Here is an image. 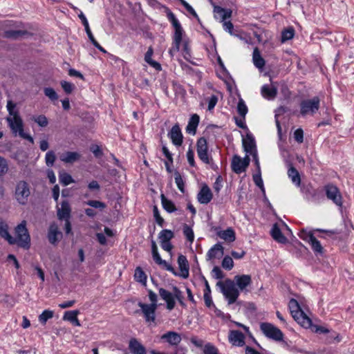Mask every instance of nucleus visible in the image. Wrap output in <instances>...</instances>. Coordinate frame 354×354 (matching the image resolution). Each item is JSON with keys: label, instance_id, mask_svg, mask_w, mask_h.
<instances>
[{"label": "nucleus", "instance_id": "1", "mask_svg": "<svg viewBox=\"0 0 354 354\" xmlns=\"http://www.w3.org/2000/svg\"><path fill=\"white\" fill-rule=\"evenodd\" d=\"M167 17L174 28V33L172 37V45L169 50V54L173 57L174 54L178 52L180 50V46L183 41V35L184 30L180 23L171 11L167 12Z\"/></svg>", "mask_w": 354, "mask_h": 354}, {"label": "nucleus", "instance_id": "2", "mask_svg": "<svg viewBox=\"0 0 354 354\" xmlns=\"http://www.w3.org/2000/svg\"><path fill=\"white\" fill-rule=\"evenodd\" d=\"M288 308L292 318L302 327L309 328L313 326L311 319L301 310L298 301L291 299L288 303Z\"/></svg>", "mask_w": 354, "mask_h": 354}, {"label": "nucleus", "instance_id": "3", "mask_svg": "<svg viewBox=\"0 0 354 354\" xmlns=\"http://www.w3.org/2000/svg\"><path fill=\"white\" fill-rule=\"evenodd\" d=\"M320 108V99L315 96L310 99L302 100L299 103V116L305 118L307 115L313 116Z\"/></svg>", "mask_w": 354, "mask_h": 354}, {"label": "nucleus", "instance_id": "4", "mask_svg": "<svg viewBox=\"0 0 354 354\" xmlns=\"http://www.w3.org/2000/svg\"><path fill=\"white\" fill-rule=\"evenodd\" d=\"M216 285L221 288V292L229 305L236 302L239 296V291L236 288L234 281L227 279L225 282L218 281Z\"/></svg>", "mask_w": 354, "mask_h": 354}, {"label": "nucleus", "instance_id": "5", "mask_svg": "<svg viewBox=\"0 0 354 354\" xmlns=\"http://www.w3.org/2000/svg\"><path fill=\"white\" fill-rule=\"evenodd\" d=\"M6 120L13 134L16 136L18 133L21 138L34 143L33 138L24 132L23 120L19 114H15V117H8Z\"/></svg>", "mask_w": 354, "mask_h": 354}, {"label": "nucleus", "instance_id": "6", "mask_svg": "<svg viewBox=\"0 0 354 354\" xmlns=\"http://www.w3.org/2000/svg\"><path fill=\"white\" fill-rule=\"evenodd\" d=\"M15 234L16 237L14 238L15 244L21 248L28 249L30 246V237L26 228V221H23L15 227Z\"/></svg>", "mask_w": 354, "mask_h": 354}, {"label": "nucleus", "instance_id": "7", "mask_svg": "<svg viewBox=\"0 0 354 354\" xmlns=\"http://www.w3.org/2000/svg\"><path fill=\"white\" fill-rule=\"evenodd\" d=\"M30 195L29 184L25 180H19L17 183L15 190V198L20 205H26Z\"/></svg>", "mask_w": 354, "mask_h": 354}, {"label": "nucleus", "instance_id": "8", "mask_svg": "<svg viewBox=\"0 0 354 354\" xmlns=\"http://www.w3.org/2000/svg\"><path fill=\"white\" fill-rule=\"evenodd\" d=\"M260 329L263 335L268 339L275 342H281L283 340V333L272 324L262 322L260 324Z\"/></svg>", "mask_w": 354, "mask_h": 354}, {"label": "nucleus", "instance_id": "9", "mask_svg": "<svg viewBox=\"0 0 354 354\" xmlns=\"http://www.w3.org/2000/svg\"><path fill=\"white\" fill-rule=\"evenodd\" d=\"M324 189L328 200H330L337 207L342 208L343 206V198L338 187L331 183L324 186Z\"/></svg>", "mask_w": 354, "mask_h": 354}, {"label": "nucleus", "instance_id": "10", "mask_svg": "<svg viewBox=\"0 0 354 354\" xmlns=\"http://www.w3.org/2000/svg\"><path fill=\"white\" fill-rule=\"evenodd\" d=\"M196 151L199 159L205 164H209L212 158L208 153L207 140L204 137L198 139L196 142Z\"/></svg>", "mask_w": 354, "mask_h": 354}, {"label": "nucleus", "instance_id": "11", "mask_svg": "<svg viewBox=\"0 0 354 354\" xmlns=\"http://www.w3.org/2000/svg\"><path fill=\"white\" fill-rule=\"evenodd\" d=\"M250 160L248 155H246L243 158H241L238 155H234L231 164L232 171L237 174H241L248 167Z\"/></svg>", "mask_w": 354, "mask_h": 354}, {"label": "nucleus", "instance_id": "12", "mask_svg": "<svg viewBox=\"0 0 354 354\" xmlns=\"http://www.w3.org/2000/svg\"><path fill=\"white\" fill-rule=\"evenodd\" d=\"M138 306L141 308L142 313L147 323H154L156 320V306L154 304H148L139 301Z\"/></svg>", "mask_w": 354, "mask_h": 354}, {"label": "nucleus", "instance_id": "13", "mask_svg": "<svg viewBox=\"0 0 354 354\" xmlns=\"http://www.w3.org/2000/svg\"><path fill=\"white\" fill-rule=\"evenodd\" d=\"M228 340L232 346L236 347H242L245 344V335L238 330H230Z\"/></svg>", "mask_w": 354, "mask_h": 354}, {"label": "nucleus", "instance_id": "14", "mask_svg": "<svg viewBox=\"0 0 354 354\" xmlns=\"http://www.w3.org/2000/svg\"><path fill=\"white\" fill-rule=\"evenodd\" d=\"M160 339L171 346L175 347L176 349L179 347L178 344L182 340L180 334L175 331H167L160 337Z\"/></svg>", "mask_w": 354, "mask_h": 354}, {"label": "nucleus", "instance_id": "15", "mask_svg": "<svg viewBox=\"0 0 354 354\" xmlns=\"http://www.w3.org/2000/svg\"><path fill=\"white\" fill-rule=\"evenodd\" d=\"M168 137L171 142L176 147L181 146L183 142V136L178 124H174L168 133Z\"/></svg>", "mask_w": 354, "mask_h": 354}, {"label": "nucleus", "instance_id": "16", "mask_svg": "<svg viewBox=\"0 0 354 354\" xmlns=\"http://www.w3.org/2000/svg\"><path fill=\"white\" fill-rule=\"evenodd\" d=\"M57 216L59 220L63 221L71 218V207L67 200L62 201L60 206H56Z\"/></svg>", "mask_w": 354, "mask_h": 354}, {"label": "nucleus", "instance_id": "17", "mask_svg": "<svg viewBox=\"0 0 354 354\" xmlns=\"http://www.w3.org/2000/svg\"><path fill=\"white\" fill-rule=\"evenodd\" d=\"M178 264L180 272H176V274L174 275L180 277L183 279H187L189 274V266L187 257L185 255L180 254L178 257Z\"/></svg>", "mask_w": 354, "mask_h": 354}, {"label": "nucleus", "instance_id": "18", "mask_svg": "<svg viewBox=\"0 0 354 354\" xmlns=\"http://www.w3.org/2000/svg\"><path fill=\"white\" fill-rule=\"evenodd\" d=\"M158 292L160 297L165 301L167 309L169 310H173L176 305L174 293H171L163 288H160Z\"/></svg>", "mask_w": 354, "mask_h": 354}, {"label": "nucleus", "instance_id": "19", "mask_svg": "<svg viewBox=\"0 0 354 354\" xmlns=\"http://www.w3.org/2000/svg\"><path fill=\"white\" fill-rule=\"evenodd\" d=\"M213 195L210 188L206 185H203L197 194L198 201L201 204L207 205L212 199Z\"/></svg>", "mask_w": 354, "mask_h": 354}, {"label": "nucleus", "instance_id": "20", "mask_svg": "<svg viewBox=\"0 0 354 354\" xmlns=\"http://www.w3.org/2000/svg\"><path fill=\"white\" fill-rule=\"evenodd\" d=\"M47 236L49 242L53 245H56L62 239V234L59 230L58 226L55 223L50 225Z\"/></svg>", "mask_w": 354, "mask_h": 354}, {"label": "nucleus", "instance_id": "21", "mask_svg": "<svg viewBox=\"0 0 354 354\" xmlns=\"http://www.w3.org/2000/svg\"><path fill=\"white\" fill-rule=\"evenodd\" d=\"M129 349L131 354H147L145 346L135 337L129 339Z\"/></svg>", "mask_w": 354, "mask_h": 354}, {"label": "nucleus", "instance_id": "22", "mask_svg": "<svg viewBox=\"0 0 354 354\" xmlns=\"http://www.w3.org/2000/svg\"><path fill=\"white\" fill-rule=\"evenodd\" d=\"M243 147L247 155L257 151L255 139L250 132L247 133L245 138H243Z\"/></svg>", "mask_w": 354, "mask_h": 354}, {"label": "nucleus", "instance_id": "23", "mask_svg": "<svg viewBox=\"0 0 354 354\" xmlns=\"http://www.w3.org/2000/svg\"><path fill=\"white\" fill-rule=\"evenodd\" d=\"M261 93L266 100H272L277 96V89L275 86L272 85L264 84L261 86Z\"/></svg>", "mask_w": 354, "mask_h": 354}, {"label": "nucleus", "instance_id": "24", "mask_svg": "<svg viewBox=\"0 0 354 354\" xmlns=\"http://www.w3.org/2000/svg\"><path fill=\"white\" fill-rule=\"evenodd\" d=\"M152 257L156 263L159 266H162L166 270L171 272L173 274H176V271L173 266L169 264L165 260L162 259L158 252H152Z\"/></svg>", "mask_w": 354, "mask_h": 354}, {"label": "nucleus", "instance_id": "25", "mask_svg": "<svg viewBox=\"0 0 354 354\" xmlns=\"http://www.w3.org/2000/svg\"><path fill=\"white\" fill-rule=\"evenodd\" d=\"M0 236L5 239L10 245L15 244V240L8 232V226L0 218Z\"/></svg>", "mask_w": 354, "mask_h": 354}, {"label": "nucleus", "instance_id": "26", "mask_svg": "<svg viewBox=\"0 0 354 354\" xmlns=\"http://www.w3.org/2000/svg\"><path fill=\"white\" fill-rule=\"evenodd\" d=\"M200 118L197 114H193L189 120L186 127V132L189 134L195 135L198 126Z\"/></svg>", "mask_w": 354, "mask_h": 354}, {"label": "nucleus", "instance_id": "27", "mask_svg": "<svg viewBox=\"0 0 354 354\" xmlns=\"http://www.w3.org/2000/svg\"><path fill=\"white\" fill-rule=\"evenodd\" d=\"M234 280L236 281V285L241 290H243L252 283L251 277L248 274L236 275L234 277Z\"/></svg>", "mask_w": 354, "mask_h": 354}, {"label": "nucleus", "instance_id": "28", "mask_svg": "<svg viewBox=\"0 0 354 354\" xmlns=\"http://www.w3.org/2000/svg\"><path fill=\"white\" fill-rule=\"evenodd\" d=\"M153 54V49L152 46L148 48L147 51L145 55V61L151 67L155 68L156 71H160L162 70V66L160 63L152 59V55Z\"/></svg>", "mask_w": 354, "mask_h": 354}, {"label": "nucleus", "instance_id": "29", "mask_svg": "<svg viewBox=\"0 0 354 354\" xmlns=\"http://www.w3.org/2000/svg\"><path fill=\"white\" fill-rule=\"evenodd\" d=\"M218 236L227 242H234L236 239L235 232L232 227L225 230H219L216 232Z\"/></svg>", "mask_w": 354, "mask_h": 354}, {"label": "nucleus", "instance_id": "30", "mask_svg": "<svg viewBox=\"0 0 354 354\" xmlns=\"http://www.w3.org/2000/svg\"><path fill=\"white\" fill-rule=\"evenodd\" d=\"M160 200L162 208L168 213H174L176 212H180V210L176 207L174 203L168 199L164 194H161Z\"/></svg>", "mask_w": 354, "mask_h": 354}, {"label": "nucleus", "instance_id": "31", "mask_svg": "<svg viewBox=\"0 0 354 354\" xmlns=\"http://www.w3.org/2000/svg\"><path fill=\"white\" fill-rule=\"evenodd\" d=\"M80 313L78 310L66 311L63 316V319L70 322L73 326H80V322L77 319V315Z\"/></svg>", "mask_w": 354, "mask_h": 354}, {"label": "nucleus", "instance_id": "32", "mask_svg": "<svg viewBox=\"0 0 354 354\" xmlns=\"http://www.w3.org/2000/svg\"><path fill=\"white\" fill-rule=\"evenodd\" d=\"M288 176L290 178L292 183L297 187H299L301 185V177L299 171L292 165L289 164V168L288 170Z\"/></svg>", "mask_w": 354, "mask_h": 354}, {"label": "nucleus", "instance_id": "33", "mask_svg": "<svg viewBox=\"0 0 354 354\" xmlns=\"http://www.w3.org/2000/svg\"><path fill=\"white\" fill-rule=\"evenodd\" d=\"M306 194L308 200L314 203H319L324 198L322 192L318 189H308Z\"/></svg>", "mask_w": 354, "mask_h": 354}, {"label": "nucleus", "instance_id": "34", "mask_svg": "<svg viewBox=\"0 0 354 354\" xmlns=\"http://www.w3.org/2000/svg\"><path fill=\"white\" fill-rule=\"evenodd\" d=\"M80 158V154L75 151H66L60 156V160L65 163H73Z\"/></svg>", "mask_w": 354, "mask_h": 354}, {"label": "nucleus", "instance_id": "35", "mask_svg": "<svg viewBox=\"0 0 354 354\" xmlns=\"http://www.w3.org/2000/svg\"><path fill=\"white\" fill-rule=\"evenodd\" d=\"M272 238L279 243H285L287 241V238L282 234L280 228L277 224H274L270 232Z\"/></svg>", "mask_w": 354, "mask_h": 354}, {"label": "nucleus", "instance_id": "36", "mask_svg": "<svg viewBox=\"0 0 354 354\" xmlns=\"http://www.w3.org/2000/svg\"><path fill=\"white\" fill-rule=\"evenodd\" d=\"M252 60L254 65L259 69L262 70L265 66V60L261 57L258 48H254L252 53Z\"/></svg>", "mask_w": 354, "mask_h": 354}, {"label": "nucleus", "instance_id": "37", "mask_svg": "<svg viewBox=\"0 0 354 354\" xmlns=\"http://www.w3.org/2000/svg\"><path fill=\"white\" fill-rule=\"evenodd\" d=\"M310 242L309 244L315 253V256H323L324 255V248L321 243L315 238V236H310Z\"/></svg>", "mask_w": 354, "mask_h": 354}, {"label": "nucleus", "instance_id": "38", "mask_svg": "<svg viewBox=\"0 0 354 354\" xmlns=\"http://www.w3.org/2000/svg\"><path fill=\"white\" fill-rule=\"evenodd\" d=\"M217 252H220L221 255L223 254V247L219 243L214 245L207 252V260H212L216 258Z\"/></svg>", "mask_w": 354, "mask_h": 354}, {"label": "nucleus", "instance_id": "39", "mask_svg": "<svg viewBox=\"0 0 354 354\" xmlns=\"http://www.w3.org/2000/svg\"><path fill=\"white\" fill-rule=\"evenodd\" d=\"M27 35H28V32L26 30H6L3 33L4 37L13 39H17Z\"/></svg>", "mask_w": 354, "mask_h": 354}, {"label": "nucleus", "instance_id": "40", "mask_svg": "<svg viewBox=\"0 0 354 354\" xmlns=\"http://www.w3.org/2000/svg\"><path fill=\"white\" fill-rule=\"evenodd\" d=\"M134 279L137 282H139L144 286L147 284V277L140 267H137L136 268Z\"/></svg>", "mask_w": 354, "mask_h": 354}, {"label": "nucleus", "instance_id": "41", "mask_svg": "<svg viewBox=\"0 0 354 354\" xmlns=\"http://www.w3.org/2000/svg\"><path fill=\"white\" fill-rule=\"evenodd\" d=\"M174 237V232L168 229L162 230L158 234V239L160 242L171 241Z\"/></svg>", "mask_w": 354, "mask_h": 354}, {"label": "nucleus", "instance_id": "42", "mask_svg": "<svg viewBox=\"0 0 354 354\" xmlns=\"http://www.w3.org/2000/svg\"><path fill=\"white\" fill-rule=\"evenodd\" d=\"M253 181L255 185L259 187L263 194H265V188L263 186V179L261 178V170H257V173L253 174L252 176Z\"/></svg>", "mask_w": 354, "mask_h": 354}, {"label": "nucleus", "instance_id": "43", "mask_svg": "<svg viewBox=\"0 0 354 354\" xmlns=\"http://www.w3.org/2000/svg\"><path fill=\"white\" fill-rule=\"evenodd\" d=\"M203 354H221L218 348L212 343L207 342L205 344L203 348Z\"/></svg>", "mask_w": 354, "mask_h": 354}, {"label": "nucleus", "instance_id": "44", "mask_svg": "<svg viewBox=\"0 0 354 354\" xmlns=\"http://www.w3.org/2000/svg\"><path fill=\"white\" fill-rule=\"evenodd\" d=\"M295 30L292 27H289L283 30L281 32V41L285 42L293 38Z\"/></svg>", "mask_w": 354, "mask_h": 354}, {"label": "nucleus", "instance_id": "45", "mask_svg": "<svg viewBox=\"0 0 354 354\" xmlns=\"http://www.w3.org/2000/svg\"><path fill=\"white\" fill-rule=\"evenodd\" d=\"M183 232L187 241L193 243L194 240V234L192 228L187 224H185L183 227Z\"/></svg>", "mask_w": 354, "mask_h": 354}, {"label": "nucleus", "instance_id": "46", "mask_svg": "<svg viewBox=\"0 0 354 354\" xmlns=\"http://www.w3.org/2000/svg\"><path fill=\"white\" fill-rule=\"evenodd\" d=\"M173 292L174 293V299H176L180 305L182 307L185 308L187 306L184 301V297L182 291L178 287L174 286Z\"/></svg>", "mask_w": 354, "mask_h": 354}, {"label": "nucleus", "instance_id": "47", "mask_svg": "<svg viewBox=\"0 0 354 354\" xmlns=\"http://www.w3.org/2000/svg\"><path fill=\"white\" fill-rule=\"evenodd\" d=\"M59 179L60 183L64 186L68 185L74 182L72 176L66 172L60 173L59 175Z\"/></svg>", "mask_w": 354, "mask_h": 354}, {"label": "nucleus", "instance_id": "48", "mask_svg": "<svg viewBox=\"0 0 354 354\" xmlns=\"http://www.w3.org/2000/svg\"><path fill=\"white\" fill-rule=\"evenodd\" d=\"M53 317V311L50 310H44L39 316V321L41 324H45L46 322Z\"/></svg>", "mask_w": 354, "mask_h": 354}, {"label": "nucleus", "instance_id": "49", "mask_svg": "<svg viewBox=\"0 0 354 354\" xmlns=\"http://www.w3.org/2000/svg\"><path fill=\"white\" fill-rule=\"evenodd\" d=\"M223 29L229 32L231 35L235 37H239V35L236 33L234 28V25L230 21H224L223 24Z\"/></svg>", "mask_w": 354, "mask_h": 354}, {"label": "nucleus", "instance_id": "50", "mask_svg": "<svg viewBox=\"0 0 354 354\" xmlns=\"http://www.w3.org/2000/svg\"><path fill=\"white\" fill-rule=\"evenodd\" d=\"M222 267L227 270H230L234 267V261L232 258L230 256H225L221 263Z\"/></svg>", "mask_w": 354, "mask_h": 354}, {"label": "nucleus", "instance_id": "51", "mask_svg": "<svg viewBox=\"0 0 354 354\" xmlns=\"http://www.w3.org/2000/svg\"><path fill=\"white\" fill-rule=\"evenodd\" d=\"M237 111L241 117L245 118V117L248 113V107L242 99H240L239 100V102L237 104Z\"/></svg>", "mask_w": 354, "mask_h": 354}, {"label": "nucleus", "instance_id": "52", "mask_svg": "<svg viewBox=\"0 0 354 354\" xmlns=\"http://www.w3.org/2000/svg\"><path fill=\"white\" fill-rule=\"evenodd\" d=\"M174 178H175V183H176L178 189L180 191V192L185 193V183H184V180H183L182 176L179 174V172H178V171L175 172Z\"/></svg>", "mask_w": 354, "mask_h": 354}, {"label": "nucleus", "instance_id": "53", "mask_svg": "<svg viewBox=\"0 0 354 354\" xmlns=\"http://www.w3.org/2000/svg\"><path fill=\"white\" fill-rule=\"evenodd\" d=\"M181 5L186 9V10L192 15L194 18L199 21V17L194 9L185 0H178Z\"/></svg>", "mask_w": 354, "mask_h": 354}, {"label": "nucleus", "instance_id": "54", "mask_svg": "<svg viewBox=\"0 0 354 354\" xmlns=\"http://www.w3.org/2000/svg\"><path fill=\"white\" fill-rule=\"evenodd\" d=\"M32 120L41 127H46L48 123L47 118L44 115L33 116Z\"/></svg>", "mask_w": 354, "mask_h": 354}, {"label": "nucleus", "instance_id": "55", "mask_svg": "<svg viewBox=\"0 0 354 354\" xmlns=\"http://www.w3.org/2000/svg\"><path fill=\"white\" fill-rule=\"evenodd\" d=\"M56 156L53 151H48L45 156L46 164L48 167H52L55 161Z\"/></svg>", "mask_w": 354, "mask_h": 354}, {"label": "nucleus", "instance_id": "56", "mask_svg": "<svg viewBox=\"0 0 354 354\" xmlns=\"http://www.w3.org/2000/svg\"><path fill=\"white\" fill-rule=\"evenodd\" d=\"M46 96L49 97L50 100L54 101L58 99V95L55 91L51 87H46L44 90Z\"/></svg>", "mask_w": 354, "mask_h": 354}, {"label": "nucleus", "instance_id": "57", "mask_svg": "<svg viewBox=\"0 0 354 354\" xmlns=\"http://www.w3.org/2000/svg\"><path fill=\"white\" fill-rule=\"evenodd\" d=\"M60 84L66 94H71L75 88L73 84L65 80L62 81Z\"/></svg>", "mask_w": 354, "mask_h": 354}, {"label": "nucleus", "instance_id": "58", "mask_svg": "<svg viewBox=\"0 0 354 354\" xmlns=\"http://www.w3.org/2000/svg\"><path fill=\"white\" fill-rule=\"evenodd\" d=\"M6 107L10 115V117H15V114H19L18 111L16 109V104L12 101L8 100Z\"/></svg>", "mask_w": 354, "mask_h": 354}, {"label": "nucleus", "instance_id": "59", "mask_svg": "<svg viewBox=\"0 0 354 354\" xmlns=\"http://www.w3.org/2000/svg\"><path fill=\"white\" fill-rule=\"evenodd\" d=\"M8 170V165L7 160L0 156V176H3Z\"/></svg>", "mask_w": 354, "mask_h": 354}, {"label": "nucleus", "instance_id": "60", "mask_svg": "<svg viewBox=\"0 0 354 354\" xmlns=\"http://www.w3.org/2000/svg\"><path fill=\"white\" fill-rule=\"evenodd\" d=\"M212 277L216 279H223L224 274L218 266H214L212 271Z\"/></svg>", "mask_w": 354, "mask_h": 354}, {"label": "nucleus", "instance_id": "61", "mask_svg": "<svg viewBox=\"0 0 354 354\" xmlns=\"http://www.w3.org/2000/svg\"><path fill=\"white\" fill-rule=\"evenodd\" d=\"M299 236L300 239L309 243L310 242V236H315L312 232H307L306 230H303L299 234Z\"/></svg>", "mask_w": 354, "mask_h": 354}, {"label": "nucleus", "instance_id": "62", "mask_svg": "<svg viewBox=\"0 0 354 354\" xmlns=\"http://www.w3.org/2000/svg\"><path fill=\"white\" fill-rule=\"evenodd\" d=\"M186 156L189 165L192 167H195L196 162L194 160V153L191 147L188 149Z\"/></svg>", "mask_w": 354, "mask_h": 354}, {"label": "nucleus", "instance_id": "63", "mask_svg": "<svg viewBox=\"0 0 354 354\" xmlns=\"http://www.w3.org/2000/svg\"><path fill=\"white\" fill-rule=\"evenodd\" d=\"M294 138L298 143H302L304 142V131L302 129L299 128L295 131Z\"/></svg>", "mask_w": 354, "mask_h": 354}, {"label": "nucleus", "instance_id": "64", "mask_svg": "<svg viewBox=\"0 0 354 354\" xmlns=\"http://www.w3.org/2000/svg\"><path fill=\"white\" fill-rule=\"evenodd\" d=\"M208 110L211 111L214 109L218 102V97L215 95H211L207 100Z\"/></svg>", "mask_w": 354, "mask_h": 354}]
</instances>
